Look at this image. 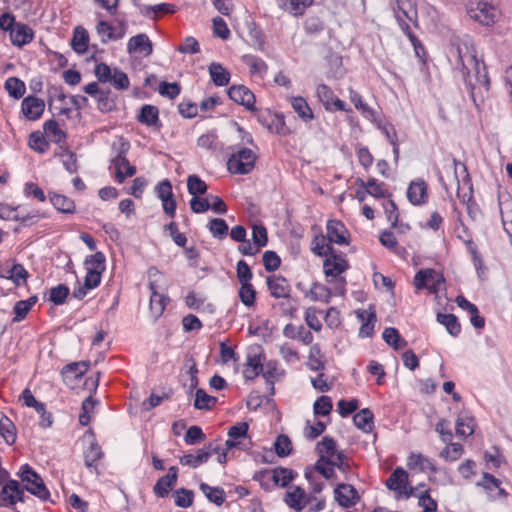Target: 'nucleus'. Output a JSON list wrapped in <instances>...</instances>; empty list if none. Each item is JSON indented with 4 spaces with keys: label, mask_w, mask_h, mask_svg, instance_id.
Masks as SVG:
<instances>
[{
    "label": "nucleus",
    "mask_w": 512,
    "mask_h": 512,
    "mask_svg": "<svg viewBox=\"0 0 512 512\" xmlns=\"http://www.w3.org/2000/svg\"><path fill=\"white\" fill-rule=\"evenodd\" d=\"M0 435L8 445L14 444L17 438L15 424L5 415L0 419Z\"/></svg>",
    "instance_id": "obj_43"
},
{
    "label": "nucleus",
    "mask_w": 512,
    "mask_h": 512,
    "mask_svg": "<svg viewBox=\"0 0 512 512\" xmlns=\"http://www.w3.org/2000/svg\"><path fill=\"white\" fill-rule=\"evenodd\" d=\"M392 8L401 30L416 46V42H418L417 37L412 33L411 28L407 22L413 21L416 17L413 0H395V4Z\"/></svg>",
    "instance_id": "obj_3"
},
{
    "label": "nucleus",
    "mask_w": 512,
    "mask_h": 512,
    "mask_svg": "<svg viewBox=\"0 0 512 512\" xmlns=\"http://www.w3.org/2000/svg\"><path fill=\"white\" fill-rule=\"evenodd\" d=\"M69 292V288L66 285L59 284L58 286L51 288L49 300L55 305H62L65 303Z\"/></svg>",
    "instance_id": "obj_63"
},
{
    "label": "nucleus",
    "mask_w": 512,
    "mask_h": 512,
    "mask_svg": "<svg viewBox=\"0 0 512 512\" xmlns=\"http://www.w3.org/2000/svg\"><path fill=\"white\" fill-rule=\"evenodd\" d=\"M88 367H89V365L85 361L73 362V363H70V364L64 366V368L62 369V374L64 376L73 374L74 378H80L87 372Z\"/></svg>",
    "instance_id": "obj_60"
},
{
    "label": "nucleus",
    "mask_w": 512,
    "mask_h": 512,
    "mask_svg": "<svg viewBox=\"0 0 512 512\" xmlns=\"http://www.w3.org/2000/svg\"><path fill=\"white\" fill-rule=\"evenodd\" d=\"M353 422L357 428L369 433L374 427L373 413L368 408H364L354 415Z\"/></svg>",
    "instance_id": "obj_35"
},
{
    "label": "nucleus",
    "mask_w": 512,
    "mask_h": 512,
    "mask_svg": "<svg viewBox=\"0 0 512 512\" xmlns=\"http://www.w3.org/2000/svg\"><path fill=\"white\" fill-rule=\"evenodd\" d=\"M178 468L172 466L169 468L168 474L160 477L153 487V492L156 496L164 498L168 496L170 491L174 488L177 483Z\"/></svg>",
    "instance_id": "obj_16"
},
{
    "label": "nucleus",
    "mask_w": 512,
    "mask_h": 512,
    "mask_svg": "<svg viewBox=\"0 0 512 512\" xmlns=\"http://www.w3.org/2000/svg\"><path fill=\"white\" fill-rule=\"evenodd\" d=\"M18 475L22 482L27 483L23 488L24 490H27L43 501L49 499L50 492L46 488L42 478L28 464H25L20 468Z\"/></svg>",
    "instance_id": "obj_4"
},
{
    "label": "nucleus",
    "mask_w": 512,
    "mask_h": 512,
    "mask_svg": "<svg viewBox=\"0 0 512 512\" xmlns=\"http://www.w3.org/2000/svg\"><path fill=\"white\" fill-rule=\"evenodd\" d=\"M326 229V238L330 243L338 245L349 244V232L341 221L329 220Z\"/></svg>",
    "instance_id": "obj_15"
},
{
    "label": "nucleus",
    "mask_w": 512,
    "mask_h": 512,
    "mask_svg": "<svg viewBox=\"0 0 512 512\" xmlns=\"http://www.w3.org/2000/svg\"><path fill=\"white\" fill-rule=\"evenodd\" d=\"M291 106L299 118L305 123H308L314 119V113L303 97H292Z\"/></svg>",
    "instance_id": "obj_31"
},
{
    "label": "nucleus",
    "mask_w": 512,
    "mask_h": 512,
    "mask_svg": "<svg viewBox=\"0 0 512 512\" xmlns=\"http://www.w3.org/2000/svg\"><path fill=\"white\" fill-rule=\"evenodd\" d=\"M97 106L101 112H110L115 109V97L112 95L110 89L103 90L97 97Z\"/></svg>",
    "instance_id": "obj_50"
},
{
    "label": "nucleus",
    "mask_w": 512,
    "mask_h": 512,
    "mask_svg": "<svg viewBox=\"0 0 512 512\" xmlns=\"http://www.w3.org/2000/svg\"><path fill=\"white\" fill-rule=\"evenodd\" d=\"M199 488L207 497V499L217 506H221L225 502L226 494L223 488L218 486L211 487L206 483H201Z\"/></svg>",
    "instance_id": "obj_41"
},
{
    "label": "nucleus",
    "mask_w": 512,
    "mask_h": 512,
    "mask_svg": "<svg viewBox=\"0 0 512 512\" xmlns=\"http://www.w3.org/2000/svg\"><path fill=\"white\" fill-rule=\"evenodd\" d=\"M319 459L317 461H325L326 464H331L342 451H338L336 447V441L325 436L316 446Z\"/></svg>",
    "instance_id": "obj_20"
},
{
    "label": "nucleus",
    "mask_w": 512,
    "mask_h": 512,
    "mask_svg": "<svg viewBox=\"0 0 512 512\" xmlns=\"http://www.w3.org/2000/svg\"><path fill=\"white\" fill-rule=\"evenodd\" d=\"M34 38L33 30L23 23H16L10 31V39L13 45L22 47L30 43Z\"/></svg>",
    "instance_id": "obj_25"
},
{
    "label": "nucleus",
    "mask_w": 512,
    "mask_h": 512,
    "mask_svg": "<svg viewBox=\"0 0 512 512\" xmlns=\"http://www.w3.org/2000/svg\"><path fill=\"white\" fill-rule=\"evenodd\" d=\"M457 67L461 68L470 96L477 108L483 103L489 91L490 79L483 61L477 59L476 50L468 43L456 47Z\"/></svg>",
    "instance_id": "obj_1"
},
{
    "label": "nucleus",
    "mask_w": 512,
    "mask_h": 512,
    "mask_svg": "<svg viewBox=\"0 0 512 512\" xmlns=\"http://www.w3.org/2000/svg\"><path fill=\"white\" fill-rule=\"evenodd\" d=\"M89 34L88 31L82 27L77 26L74 29L73 37L71 40L72 48L78 54H84L88 49Z\"/></svg>",
    "instance_id": "obj_30"
},
{
    "label": "nucleus",
    "mask_w": 512,
    "mask_h": 512,
    "mask_svg": "<svg viewBox=\"0 0 512 512\" xmlns=\"http://www.w3.org/2000/svg\"><path fill=\"white\" fill-rule=\"evenodd\" d=\"M357 185L366 189V193L375 198H385L389 193L384 189V183H379L375 178H369L366 182L357 179Z\"/></svg>",
    "instance_id": "obj_32"
},
{
    "label": "nucleus",
    "mask_w": 512,
    "mask_h": 512,
    "mask_svg": "<svg viewBox=\"0 0 512 512\" xmlns=\"http://www.w3.org/2000/svg\"><path fill=\"white\" fill-rule=\"evenodd\" d=\"M238 295L241 302L246 307H254L256 301V290L251 283L241 284Z\"/></svg>",
    "instance_id": "obj_52"
},
{
    "label": "nucleus",
    "mask_w": 512,
    "mask_h": 512,
    "mask_svg": "<svg viewBox=\"0 0 512 512\" xmlns=\"http://www.w3.org/2000/svg\"><path fill=\"white\" fill-rule=\"evenodd\" d=\"M454 167H455V175H457V167L460 165L462 167L464 176L462 180H458V188H457V197L464 204H468L473 199V187L471 183V178L467 172V168L464 164H461L456 159H453Z\"/></svg>",
    "instance_id": "obj_14"
},
{
    "label": "nucleus",
    "mask_w": 512,
    "mask_h": 512,
    "mask_svg": "<svg viewBox=\"0 0 512 512\" xmlns=\"http://www.w3.org/2000/svg\"><path fill=\"white\" fill-rule=\"evenodd\" d=\"M24 489L17 480H9L0 490V507H12L17 502H24Z\"/></svg>",
    "instance_id": "obj_10"
},
{
    "label": "nucleus",
    "mask_w": 512,
    "mask_h": 512,
    "mask_svg": "<svg viewBox=\"0 0 512 512\" xmlns=\"http://www.w3.org/2000/svg\"><path fill=\"white\" fill-rule=\"evenodd\" d=\"M263 371V363L261 355H252L247 357L245 368L243 371L244 377L247 380H253Z\"/></svg>",
    "instance_id": "obj_37"
},
{
    "label": "nucleus",
    "mask_w": 512,
    "mask_h": 512,
    "mask_svg": "<svg viewBox=\"0 0 512 512\" xmlns=\"http://www.w3.org/2000/svg\"><path fill=\"white\" fill-rule=\"evenodd\" d=\"M334 494L338 504L346 508L354 506L359 500L357 490L350 484H339L335 488Z\"/></svg>",
    "instance_id": "obj_17"
},
{
    "label": "nucleus",
    "mask_w": 512,
    "mask_h": 512,
    "mask_svg": "<svg viewBox=\"0 0 512 512\" xmlns=\"http://www.w3.org/2000/svg\"><path fill=\"white\" fill-rule=\"evenodd\" d=\"M217 403V398L208 395L205 390L197 389L194 400V407L199 410H210Z\"/></svg>",
    "instance_id": "obj_47"
},
{
    "label": "nucleus",
    "mask_w": 512,
    "mask_h": 512,
    "mask_svg": "<svg viewBox=\"0 0 512 512\" xmlns=\"http://www.w3.org/2000/svg\"><path fill=\"white\" fill-rule=\"evenodd\" d=\"M46 136L53 142L60 144L66 141V133L60 129L57 121L50 119L47 120L43 125Z\"/></svg>",
    "instance_id": "obj_38"
},
{
    "label": "nucleus",
    "mask_w": 512,
    "mask_h": 512,
    "mask_svg": "<svg viewBox=\"0 0 512 512\" xmlns=\"http://www.w3.org/2000/svg\"><path fill=\"white\" fill-rule=\"evenodd\" d=\"M22 112L29 120H37L45 109V102L35 96H28L21 103Z\"/></svg>",
    "instance_id": "obj_22"
},
{
    "label": "nucleus",
    "mask_w": 512,
    "mask_h": 512,
    "mask_svg": "<svg viewBox=\"0 0 512 512\" xmlns=\"http://www.w3.org/2000/svg\"><path fill=\"white\" fill-rule=\"evenodd\" d=\"M444 283L443 275L434 269H421L414 277V286L417 290L427 289L429 293L435 295L443 288Z\"/></svg>",
    "instance_id": "obj_6"
},
{
    "label": "nucleus",
    "mask_w": 512,
    "mask_h": 512,
    "mask_svg": "<svg viewBox=\"0 0 512 512\" xmlns=\"http://www.w3.org/2000/svg\"><path fill=\"white\" fill-rule=\"evenodd\" d=\"M173 496L178 507L187 508L193 504L194 493L192 490L180 488L174 492Z\"/></svg>",
    "instance_id": "obj_56"
},
{
    "label": "nucleus",
    "mask_w": 512,
    "mask_h": 512,
    "mask_svg": "<svg viewBox=\"0 0 512 512\" xmlns=\"http://www.w3.org/2000/svg\"><path fill=\"white\" fill-rule=\"evenodd\" d=\"M103 451L98 443L93 440L84 451L85 465L88 468H94L97 471V461L103 457Z\"/></svg>",
    "instance_id": "obj_42"
},
{
    "label": "nucleus",
    "mask_w": 512,
    "mask_h": 512,
    "mask_svg": "<svg viewBox=\"0 0 512 512\" xmlns=\"http://www.w3.org/2000/svg\"><path fill=\"white\" fill-rule=\"evenodd\" d=\"M29 146L39 153H44L48 150L49 143L40 132H33L29 136Z\"/></svg>",
    "instance_id": "obj_62"
},
{
    "label": "nucleus",
    "mask_w": 512,
    "mask_h": 512,
    "mask_svg": "<svg viewBox=\"0 0 512 512\" xmlns=\"http://www.w3.org/2000/svg\"><path fill=\"white\" fill-rule=\"evenodd\" d=\"M208 229L210 233L218 239H223L228 235V225L224 219L214 218L209 221Z\"/></svg>",
    "instance_id": "obj_53"
},
{
    "label": "nucleus",
    "mask_w": 512,
    "mask_h": 512,
    "mask_svg": "<svg viewBox=\"0 0 512 512\" xmlns=\"http://www.w3.org/2000/svg\"><path fill=\"white\" fill-rule=\"evenodd\" d=\"M220 450L221 445L217 441H211L202 449L197 450L196 454H184L179 461L181 465L197 468L206 463L214 453H219Z\"/></svg>",
    "instance_id": "obj_9"
},
{
    "label": "nucleus",
    "mask_w": 512,
    "mask_h": 512,
    "mask_svg": "<svg viewBox=\"0 0 512 512\" xmlns=\"http://www.w3.org/2000/svg\"><path fill=\"white\" fill-rule=\"evenodd\" d=\"M297 473L291 469L278 467L270 471H262L255 475V479L263 480L266 477L270 476V479L274 482L275 485H280L281 487H286L295 477Z\"/></svg>",
    "instance_id": "obj_13"
},
{
    "label": "nucleus",
    "mask_w": 512,
    "mask_h": 512,
    "mask_svg": "<svg viewBox=\"0 0 512 512\" xmlns=\"http://www.w3.org/2000/svg\"><path fill=\"white\" fill-rule=\"evenodd\" d=\"M326 236L319 235L313 240V252L318 256H328L334 252V248L326 243Z\"/></svg>",
    "instance_id": "obj_59"
},
{
    "label": "nucleus",
    "mask_w": 512,
    "mask_h": 512,
    "mask_svg": "<svg viewBox=\"0 0 512 512\" xmlns=\"http://www.w3.org/2000/svg\"><path fill=\"white\" fill-rule=\"evenodd\" d=\"M279 6L294 16H301L312 4V0H278Z\"/></svg>",
    "instance_id": "obj_33"
},
{
    "label": "nucleus",
    "mask_w": 512,
    "mask_h": 512,
    "mask_svg": "<svg viewBox=\"0 0 512 512\" xmlns=\"http://www.w3.org/2000/svg\"><path fill=\"white\" fill-rule=\"evenodd\" d=\"M97 34L101 37L102 43H107L110 40H118L121 39L125 30L120 28L119 31L115 29L110 23L104 20H100L96 25Z\"/></svg>",
    "instance_id": "obj_29"
},
{
    "label": "nucleus",
    "mask_w": 512,
    "mask_h": 512,
    "mask_svg": "<svg viewBox=\"0 0 512 512\" xmlns=\"http://www.w3.org/2000/svg\"><path fill=\"white\" fill-rule=\"evenodd\" d=\"M188 192L193 197L203 195L207 191V184L197 175H190L187 179Z\"/></svg>",
    "instance_id": "obj_55"
},
{
    "label": "nucleus",
    "mask_w": 512,
    "mask_h": 512,
    "mask_svg": "<svg viewBox=\"0 0 512 512\" xmlns=\"http://www.w3.org/2000/svg\"><path fill=\"white\" fill-rule=\"evenodd\" d=\"M50 202L62 213L73 214L76 211L75 202L65 195L52 193L50 194Z\"/></svg>",
    "instance_id": "obj_34"
},
{
    "label": "nucleus",
    "mask_w": 512,
    "mask_h": 512,
    "mask_svg": "<svg viewBox=\"0 0 512 512\" xmlns=\"http://www.w3.org/2000/svg\"><path fill=\"white\" fill-rule=\"evenodd\" d=\"M319 101L323 104L327 111H351L346 104L340 100L330 87L320 84L316 90Z\"/></svg>",
    "instance_id": "obj_12"
},
{
    "label": "nucleus",
    "mask_w": 512,
    "mask_h": 512,
    "mask_svg": "<svg viewBox=\"0 0 512 512\" xmlns=\"http://www.w3.org/2000/svg\"><path fill=\"white\" fill-rule=\"evenodd\" d=\"M37 302V296H31L27 300H20L16 302L13 311H14V318L13 322H20L22 321L28 314V312L31 310L33 305Z\"/></svg>",
    "instance_id": "obj_46"
},
{
    "label": "nucleus",
    "mask_w": 512,
    "mask_h": 512,
    "mask_svg": "<svg viewBox=\"0 0 512 512\" xmlns=\"http://www.w3.org/2000/svg\"><path fill=\"white\" fill-rule=\"evenodd\" d=\"M309 295L313 301H323L328 303L332 293L331 290L326 286L319 283H313L310 288Z\"/></svg>",
    "instance_id": "obj_54"
},
{
    "label": "nucleus",
    "mask_w": 512,
    "mask_h": 512,
    "mask_svg": "<svg viewBox=\"0 0 512 512\" xmlns=\"http://www.w3.org/2000/svg\"><path fill=\"white\" fill-rule=\"evenodd\" d=\"M358 318L362 321V325L359 330V335L362 337H370L374 331V325L376 322L375 312L360 311L357 313Z\"/></svg>",
    "instance_id": "obj_39"
},
{
    "label": "nucleus",
    "mask_w": 512,
    "mask_h": 512,
    "mask_svg": "<svg viewBox=\"0 0 512 512\" xmlns=\"http://www.w3.org/2000/svg\"><path fill=\"white\" fill-rule=\"evenodd\" d=\"M283 335L289 339L299 340L305 345L311 344L314 340L313 334L303 325L295 326L292 323L284 327Z\"/></svg>",
    "instance_id": "obj_27"
},
{
    "label": "nucleus",
    "mask_w": 512,
    "mask_h": 512,
    "mask_svg": "<svg viewBox=\"0 0 512 512\" xmlns=\"http://www.w3.org/2000/svg\"><path fill=\"white\" fill-rule=\"evenodd\" d=\"M275 452L279 457L288 456L292 451V443L288 436L281 434L277 437L275 443Z\"/></svg>",
    "instance_id": "obj_61"
},
{
    "label": "nucleus",
    "mask_w": 512,
    "mask_h": 512,
    "mask_svg": "<svg viewBox=\"0 0 512 512\" xmlns=\"http://www.w3.org/2000/svg\"><path fill=\"white\" fill-rule=\"evenodd\" d=\"M407 465L411 469L419 468L421 471H424L427 469L434 470V467H433V464L431 463V461L428 458L424 457L422 454L412 453L408 457Z\"/></svg>",
    "instance_id": "obj_58"
},
{
    "label": "nucleus",
    "mask_w": 512,
    "mask_h": 512,
    "mask_svg": "<svg viewBox=\"0 0 512 512\" xmlns=\"http://www.w3.org/2000/svg\"><path fill=\"white\" fill-rule=\"evenodd\" d=\"M56 155L61 157L62 163L69 173H75L77 171L78 165L75 153L61 147V152L56 153Z\"/></svg>",
    "instance_id": "obj_57"
},
{
    "label": "nucleus",
    "mask_w": 512,
    "mask_h": 512,
    "mask_svg": "<svg viewBox=\"0 0 512 512\" xmlns=\"http://www.w3.org/2000/svg\"><path fill=\"white\" fill-rule=\"evenodd\" d=\"M386 486L389 490L395 491L399 496L404 495L409 498L413 495L414 489L408 486V473L401 467H397L386 480Z\"/></svg>",
    "instance_id": "obj_11"
},
{
    "label": "nucleus",
    "mask_w": 512,
    "mask_h": 512,
    "mask_svg": "<svg viewBox=\"0 0 512 512\" xmlns=\"http://www.w3.org/2000/svg\"><path fill=\"white\" fill-rule=\"evenodd\" d=\"M332 400L328 396L319 397L313 406L315 415L327 416L332 411Z\"/></svg>",
    "instance_id": "obj_64"
},
{
    "label": "nucleus",
    "mask_w": 512,
    "mask_h": 512,
    "mask_svg": "<svg viewBox=\"0 0 512 512\" xmlns=\"http://www.w3.org/2000/svg\"><path fill=\"white\" fill-rule=\"evenodd\" d=\"M469 16L482 25H493L498 16L499 10L490 2L486 0L479 1L475 7L468 10Z\"/></svg>",
    "instance_id": "obj_8"
},
{
    "label": "nucleus",
    "mask_w": 512,
    "mask_h": 512,
    "mask_svg": "<svg viewBox=\"0 0 512 512\" xmlns=\"http://www.w3.org/2000/svg\"><path fill=\"white\" fill-rule=\"evenodd\" d=\"M127 51L129 54L140 53L147 57L153 52V45L149 37L144 34H137L129 39L127 44Z\"/></svg>",
    "instance_id": "obj_23"
},
{
    "label": "nucleus",
    "mask_w": 512,
    "mask_h": 512,
    "mask_svg": "<svg viewBox=\"0 0 512 512\" xmlns=\"http://www.w3.org/2000/svg\"><path fill=\"white\" fill-rule=\"evenodd\" d=\"M138 121L147 126L159 125V110L153 105H144L137 117Z\"/></svg>",
    "instance_id": "obj_40"
},
{
    "label": "nucleus",
    "mask_w": 512,
    "mask_h": 512,
    "mask_svg": "<svg viewBox=\"0 0 512 512\" xmlns=\"http://www.w3.org/2000/svg\"><path fill=\"white\" fill-rule=\"evenodd\" d=\"M266 282L272 297L290 298L291 286L284 277L279 275L268 276Z\"/></svg>",
    "instance_id": "obj_19"
},
{
    "label": "nucleus",
    "mask_w": 512,
    "mask_h": 512,
    "mask_svg": "<svg viewBox=\"0 0 512 512\" xmlns=\"http://www.w3.org/2000/svg\"><path fill=\"white\" fill-rule=\"evenodd\" d=\"M437 321L444 325L448 333L454 337L458 336L461 332V325L454 314H437Z\"/></svg>",
    "instance_id": "obj_45"
},
{
    "label": "nucleus",
    "mask_w": 512,
    "mask_h": 512,
    "mask_svg": "<svg viewBox=\"0 0 512 512\" xmlns=\"http://www.w3.org/2000/svg\"><path fill=\"white\" fill-rule=\"evenodd\" d=\"M209 74L216 86H225L229 84L230 73L220 63H211L209 66Z\"/></svg>",
    "instance_id": "obj_36"
},
{
    "label": "nucleus",
    "mask_w": 512,
    "mask_h": 512,
    "mask_svg": "<svg viewBox=\"0 0 512 512\" xmlns=\"http://www.w3.org/2000/svg\"><path fill=\"white\" fill-rule=\"evenodd\" d=\"M147 273L149 289L151 290L149 308L152 316L158 319L170 301L169 297L165 294L167 285L165 277L156 267H150Z\"/></svg>",
    "instance_id": "obj_2"
},
{
    "label": "nucleus",
    "mask_w": 512,
    "mask_h": 512,
    "mask_svg": "<svg viewBox=\"0 0 512 512\" xmlns=\"http://www.w3.org/2000/svg\"><path fill=\"white\" fill-rule=\"evenodd\" d=\"M256 155L249 148H241L233 153L228 161L227 168L233 174H248L255 166Z\"/></svg>",
    "instance_id": "obj_5"
},
{
    "label": "nucleus",
    "mask_w": 512,
    "mask_h": 512,
    "mask_svg": "<svg viewBox=\"0 0 512 512\" xmlns=\"http://www.w3.org/2000/svg\"><path fill=\"white\" fill-rule=\"evenodd\" d=\"M228 96L231 100L245 106L248 110L253 111L255 109V95L243 85L231 86L228 90Z\"/></svg>",
    "instance_id": "obj_18"
},
{
    "label": "nucleus",
    "mask_w": 512,
    "mask_h": 512,
    "mask_svg": "<svg viewBox=\"0 0 512 512\" xmlns=\"http://www.w3.org/2000/svg\"><path fill=\"white\" fill-rule=\"evenodd\" d=\"M242 60L250 68L252 75H262L267 72L268 66L264 60L254 55H244Z\"/></svg>",
    "instance_id": "obj_49"
},
{
    "label": "nucleus",
    "mask_w": 512,
    "mask_h": 512,
    "mask_svg": "<svg viewBox=\"0 0 512 512\" xmlns=\"http://www.w3.org/2000/svg\"><path fill=\"white\" fill-rule=\"evenodd\" d=\"M129 147V143L121 139L120 150L112 160L115 167V177L119 183H123L127 177H132L136 173V167L131 165L125 156Z\"/></svg>",
    "instance_id": "obj_7"
},
{
    "label": "nucleus",
    "mask_w": 512,
    "mask_h": 512,
    "mask_svg": "<svg viewBox=\"0 0 512 512\" xmlns=\"http://www.w3.org/2000/svg\"><path fill=\"white\" fill-rule=\"evenodd\" d=\"M407 198L411 204L419 206L428 201V187L423 179L412 181L407 189Z\"/></svg>",
    "instance_id": "obj_21"
},
{
    "label": "nucleus",
    "mask_w": 512,
    "mask_h": 512,
    "mask_svg": "<svg viewBox=\"0 0 512 512\" xmlns=\"http://www.w3.org/2000/svg\"><path fill=\"white\" fill-rule=\"evenodd\" d=\"M5 89L15 99H20L26 91L24 82L16 77H9L5 81Z\"/></svg>",
    "instance_id": "obj_51"
},
{
    "label": "nucleus",
    "mask_w": 512,
    "mask_h": 512,
    "mask_svg": "<svg viewBox=\"0 0 512 512\" xmlns=\"http://www.w3.org/2000/svg\"><path fill=\"white\" fill-rule=\"evenodd\" d=\"M382 336L384 341L395 350H400L407 346V341L400 336L396 328H386Z\"/></svg>",
    "instance_id": "obj_44"
},
{
    "label": "nucleus",
    "mask_w": 512,
    "mask_h": 512,
    "mask_svg": "<svg viewBox=\"0 0 512 512\" xmlns=\"http://www.w3.org/2000/svg\"><path fill=\"white\" fill-rule=\"evenodd\" d=\"M326 257L323 263L326 276L337 277L348 269L347 261L343 257L335 255L334 252Z\"/></svg>",
    "instance_id": "obj_26"
},
{
    "label": "nucleus",
    "mask_w": 512,
    "mask_h": 512,
    "mask_svg": "<svg viewBox=\"0 0 512 512\" xmlns=\"http://www.w3.org/2000/svg\"><path fill=\"white\" fill-rule=\"evenodd\" d=\"M262 124L266 125L270 132L279 135L286 136L291 133V130L285 124V118L283 114H271L267 113L266 116L259 117Z\"/></svg>",
    "instance_id": "obj_24"
},
{
    "label": "nucleus",
    "mask_w": 512,
    "mask_h": 512,
    "mask_svg": "<svg viewBox=\"0 0 512 512\" xmlns=\"http://www.w3.org/2000/svg\"><path fill=\"white\" fill-rule=\"evenodd\" d=\"M285 502L296 511H301L307 506L309 497L301 487L297 486L294 487L292 491L287 492Z\"/></svg>",
    "instance_id": "obj_28"
},
{
    "label": "nucleus",
    "mask_w": 512,
    "mask_h": 512,
    "mask_svg": "<svg viewBox=\"0 0 512 512\" xmlns=\"http://www.w3.org/2000/svg\"><path fill=\"white\" fill-rule=\"evenodd\" d=\"M325 29V22L318 16H309L304 21V30L307 35L317 36Z\"/></svg>",
    "instance_id": "obj_48"
}]
</instances>
